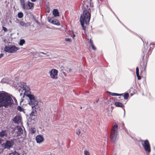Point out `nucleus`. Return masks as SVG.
I'll return each instance as SVG.
<instances>
[{"label": "nucleus", "mask_w": 155, "mask_h": 155, "mask_svg": "<svg viewBox=\"0 0 155 155\" xmlns=\"http://www.w3.org/2000/svg\"><path fill=\"white\" fill-rule=\"evenodd\" d=\"M46 11L47 12L49 13L50 12V8L48 7H47L46 8Z\"/></svg>", "instance_id": "obj_28"}, {"label": "nucleus", "mask_w": 155, "mask_h": 155, "mask_svg": "<svg viewBox=\"0 0 155 155\" xmlns=\"http://www.w3.org/2000/svg\"><path fill=\"white\" fill-rule=\"evenodd\" d=\"M17 109L18 110L20 111H22L23 110V109L20 106H18L17 107Z\"/></svg>", "instance_id": "obj_23"}, {"label": "nucleus", "mask_w": 155, "mask_h": 155, "mask_svg": "<svg viewBox=\"0 0 155 155\" xmlns=\"http://www.w3.org/2000/svg\"><path fill=\"white\" fill-rule=\"evenodd\" d=\"M136 75L137 78V79L138 80H140L141 79V77L139 76V74H136Z\"/></svg>", "instance_id": "obj_32"}, {"label": "nucleus", "mask_w": 155, "mask_h": 155, "mask_svg": "<svg viewBox=\"0 0 155 155\" xmlns=\"http://www.w3.org/2000/svg\"><path fill=\"white\" fill-rule=\"evenodd\" d=\"M83 6L84 7V9H86V10L90 12H91L90 7H93L94 6L93 4L91 2V0L85 1Z\"/></svg>", "instance_id": "obj_9"}, {"label": "nucleus", "mask_w": 155, "mask_h": 155, "mask_svg": "<svg viewBox=\"0 0 155 155\" xmlns=\"http://www.w3.org/2000/svg\"><path fill=\"white\" fill-rule=\"evenodd\" d=\"M71 71H72L71 69L70 68L69 69V72H71Z\"/></svg>", "instance_id": "obj_39"}, {"label": "nucleus", "mask_w": 155, "mask_h": 155, "mask_svg": "<svg viewBox=\"0 0 155 155\" xmlns=\"http://www.w3.org/2000/svg\"><path fill=\"white\" fill-rule=\"evenodd\" d=\"M98 101H99V99L97 100V102H98Z\"/></svg>", "instance_id": "obj_44"}, {"label": "nucleus", "mask_w": 155, "mask_h": 155, "mask_svg": "<svg viewBox=\"0 0 155 155\" xmlns=\"http://www.w3.org/2000/svg\"><path fill=\"white\" fill-rule=\"evenodd\" d=\"M115 105L117 107L124 108V105L121 103L118 102H116L115 103Z\"/></svg>", "instance_id": "obj_17"}, {"label": "nucleus", "mask_w": 155, "mask_h": 155, "mask_svg": "<svg viewBox=\"0 0 155 155\" xmlns=\"http://www.w3.org/2000/svg\"><path fill=\"white\" fill-rule=\"evenodd\" d=\"M136 74H139V68L138 67L136 68Z\"/></svg>", "instance_id": "obj_29"}, {"label": "nucleus", "mask_w": 155, "mask_h": 155, "mask_svg": "<svg viewBox=\"0 0 155 155\" xmlns=\"http://www.w3.org/2000/svg\"><path fill=\"white\" fill-rule=\"evenodd\" d=\"M40 54H46V53H45L43 52H40Z\"/></svg>", "instance_id": "obj_37"}, {"label": "nucleus", "mask_w": 155, "mask_h": 155, "mask_svg": "<svg viewBox=\"0 0 155 155\" xmlns=\"http://www.w3.org/2000/svg\"><path fill=\"white\" fill-rule=\"evenodd\" d=\"M8 135V133L6 130H2L0 132V137L1 138L7 137Z\"/></svg>", "instance_id": "obj_12"}, {"label": "nucleus", "mask_w": 155, "mask_h": 155, "mask_svg": "<svg viewBox=\"0 0 155 155\" xmlns=\"http://www.w3.org/2000/svg\"><path fill=\"white\" fill-rule=\"evenodd\" d=\"M80 133H81L80 130L79 129V130H78L77 131V132H76V134L78 135H79L80 134Z\"/></svg>", "instance_id": "obj_31"}, {"label": "nucleus", "mask_w": 155, "mask_h": 155, "mask_svg": "<svg viewBox=\"0 0 155 155\" xmlns=\"http://www.w3.org/2000/svg\"><path fill=\"white\" fill-rule=\"evenodd\" d=\"M15 139L13 138L9 140H6L5 142L1 145V147L2 149H10L12 147L15 143Z\"/></svg>", "instance_id": "obj_4"}, {"label": "nucleus", "mask_w": 155, "mask_h": 155, "mask_svg": "<svg viewBox=\"0 0 155 155\" xmlns=\"http://www.w3.org/2000/svg\"><path fill=\"white\" fill-rule=\"evenodd\" d=\"M19 25L22 27H27L30 25V24L28 22L25 23L24 21H20L19 22Z\"/></svg>", "instance_id": "obj_14"}, {"label": "nucleus", "mask_w": 155, "mask_h": 155, "mask_svg": "<svg viewBox=\"0 0 155 155\" xmlns=\"http://www.w3.org/2000/svg\"><path fill=\"white\" fill-rule=\"evenodd\" d=\"M3 140L2 139H0V144L1 143H2V142L3 141Z\"/></svg>", "instance_id": "obj_36"}, {"label": "nucleus", "mask_w": 155, "mask_h": 155, "mask_svg": "<svg viewBox=\"0 0 155 155\" xmlns=\"http://www.w3.org/2000/svg\"><path fill=\"white\" fill-rule=\"evenodd\" d=\"M18 48L15 45H8V46H5L4 48V50L9 53H14L18 50Z\"/></svg>", "instance_id": "obj_7"}, {"label": "nucleus", "mask_w": 155, "mask_h": 155, "mask_svg": "<svg viewBox=\"0 0 155 155\" xmlns=\"http://www.w3.org/2000/svg\"><path fill=\"white\" fill-rule=\"evenodd\" d=\"M91 46V47L92 48L93 50H96V47L94 46V45H92Z\"/></svg>", "instance_id": "obj_30"}, {"label": "nucleus", "mask_w": 155, "mask_h": 155, "mask_svg": "<svg viewBox=\"0 0 155 155\" xmlns=\"http://www.w3.org/2000/svg\"><path fill=\"white\" fill-rule=\"evenodd\" d=\"M13 102L12 99L7 93L3 92L0 93V108L3 106L6 108L11 107Z\"/></svg>", "instance_id": "obj_2"}, {"label": "nucleus", "mask_w": 155, "mask_h": 155, "mask_svg": "<svg viewBox=\"0 0 155 155\" xmlns=\"http://www.w3.org/2000/svg\"><path fill=\"white\" fill-rule=\"evenodd\" d=\"M91 14L90 12L84 9L83 13L82 14L80 18V21L81 26L83 27V29L85 30L84 27V24L85 23L86 24H89L91 18Z\"/></svg>", "instance_id": "obj_3"}, {"label": "nucleus", "mask_w": 155, "mask_h": 155, "mask_svg": "<svg viewBox=\"0 0 155 155\" xmlns=\"http://www.w3.org/2000/svg\"><path fill=\"white\" fill-rule=\"evenodd\" d=\"M53 13L54 17L58 16L59 15V12L57 9H54L53 11Z\"/></svg>", "instance_id": "obj_16"}, {"label": "nucleus", "mask_w": 155, "mask_h": 155, "mask_svg": "<svg viewBox=\"0 0 155 155\" xmlns=\"http://www.w3.org/2000/svg\"><path fill=\"white\" fill-rule=\"evenodd\" d=\"M31 1L32 2H35L36 1V0H31Z\"/></svg>", "instance_id": "obj_41"}, {"label": "nucleus", "mask_w": 155, "mask_h": 155, "mask_svg": "<svg viewBox=\"0 0 155 155\" xmlns=\"http://www.w3.org/2000/svg\"><path fill=\"white\" fill-rule=\"evenodd\" d=\"M25 41L24 39H21L20 40V42L19 43V45L21 46H22L25 43Z\"/></svg>", "instance_id": "obj_21"}, {"label": "nucleus", "mask_w": 155, "mask_h": 155, "mask_svg": "<svg viewBox=\"0 0 155 155\" xmlns=\"http://www.w3.org/2000/svg\"><path fill=\"white\" fill-rule=\"evenodd\" d=\"M75 35L74 34H73V36H72L73 37V38H74V37H75Z\"/></svg>", "instance_id": "obj_40"}, {"label": "nucleus", "mask_w": 155, "mask_h": 155, "mask_svg": "<svg viewBox=\"0 0 155 155\" xmlns=\"http://www.w3.org/2000/svg\"><path fill=\"white\" fill-rule=\"evenodd\" d=\"M31 132L32 133V134H33V133H35V130H34V129H32V128H31Z\"/></svg>", "instance_id": "obj_34"}, {"label": "nucleus", "mask_w": 155, "mask_h": 155, "mask_svg": "<svg viewBox=\"0 0 155 155\" xmlns=\"http://www.w3.org/2000/svg\"><path fill=\"white\" fill-rule=\"evenodd\" d=\"M3 55H4V54H3L2 53H1L0 54V58H1L2 57H3Z\"/></svg>", "instance_id": "obj_35"}, {"label": "nucleus", "mask_w": 155, "mask_h": 155, "mask_svg": "<svg viewBox=\"0 0 155 155\" xmlns=\"http://www.w3.org/2000/svg\"><path fill=\"white\" fill-rule=\"evenodd\" d=\"M21 118L20 116L16 115L14 117L13 121L15 123H19L21 121Z\"/></svg>", "instance_id": "obj_13"}, {"label": "nucleus", "mask_w": 155, "mask_h": 155, "mask_svg": "<svg viewBox=\"0 0 155 155\" xmlns=\"http://www.w3.org/2000/svg\"><path fill=\"white\" fill-rule=\"evenodd\" d=\"M84 155H90L89 152L86 150H85L84 151Z\"/></svg>", "instance_id": "obj_25"}, {"label": "nucleus", "mask_w": 155, "mask_h": 155, "mask_svg": "<svg viewBox=\"0 0 155 155\" xmlns=\"http://www.w3.org/2000/svg\"><path fill=\"white\" fill-rule=\"evenodd\" d=\"M44 138L42 135H38L36 136L35 139L38 143H40L44 140Z\"/></svg>", "instance_id": "obj_11"}, {"label": "nucleus", "mask_w": 155, "mask_h": 155, "mask_svg": "<svg viewBox=\"0 0 155 155\" xmlns=\"http://www.w3.org/2000/svg\"><path fill=\"white\" fill-rule=\"evenodd\" d=\"M86 92H87V93H89V91H86Z\"/></svg>", "instance_id": "obj_42"}, {"label": "nucleus", "mask_w": 155, "mask_h": 155, "mask_svg": "<svg viewBox=\"0 0 155 155\" xmlns=\"http://www.w3.org/2000/svg\"><path fill=\"white\" fill-rule=\"evenodd\" d=\"M109 94L113 96H118L123 95V94H118L116 93H111L109 92Z\"/></svg>", "instance_id": "obj_19"}, {"label": "nucleus", "mask_w": 155, "mask_h": 155, "mask_svg": "<svg viewBox=\"0 0 155 155\" xmlns=\"http://www.w3.org/2000/svg\"><path fill=\"white\" fill-rule=\"evenodd\" d=\"M23 16V13L21 12H20L18 13V18H22Z\"/></svg>", "instance_id": "obj_20"}, {"label": "nucleus", "mask_w": 155, "mask_h": 155, "mask_svg": "<svg viewBox=\"0 0 155 155\" xmlns=\"http://www.w3.org/2000/svg\"><path fill=\"white\" fill-rule=\"evenodd\" d=\"M124 111L125 112V109H124ZM124 114H125V112H124Z\"/></svg>", "instance_id": "obj_45"}, {"label": "nucleus", "mask_w": 155, "mask_h": 155, "mask_svg": "<svg viewBox=\"0 0 155 155\" xmlns=\"http://www.w3.org/2000/svg\"><path fill=\"white\" fill-rule=\"evenodd\" d=\"M2 28H3V30L4 31L6 32V31H7V30L6 28L4 27H3Z\"/></svg>", "instance_id": "obj_33"}, {"label": "nucleus", "mask_w": 155, "mask_h": 155, "mask_svg": "<svg viewBox=\"0 0 155 155\" xmlns=\"http://www.w3.org/2000/svg\"><path fill=\"white\" fill-rule=\"evenodd\" d=\"M23 132V130L20 127L18 128V131H17V136H20L22 134Z\"/></svg>", "instance_id": "obj_18"}, {"label": "nucleus", "mask_w": 155, "mask_h": 155, "mask_svg": "<svg viewBox=\"0 0 155 155\" xmlns=\"http://www.w3.org/2000/svg\"><path fill=\"white\" fill-rule=\"evenodd\" d=\"M118 125L115 123L112 127L111 134L110 139L112 142H114L116 139L117 134Z\"/></svg>", "instance_id": "obj_5"}, {"label": "nucleus", "mask_w": 155, "mask_h": 155, "mask_svg": "<svg viewBox=\"0 0 155 155\" xmlns=\"http://www.w3.org/2000/svg\"><path fill=\"white\" fill-rule=\"evenodd\" d=\"M65 41H66L71 42V39L70 38H66Z\"/></svg>", "instance_id": "obj_26"}, {"label": "nucleus", "mask_w": 155, "mask_h": 155, "mask_svg": "<svg viewBox=\"0 0 155 155\" xmlns=\"http://www.w3.org/2000/svg\"><path fill=\"white\" fill-rule=\"evenodd\" d=\"M23 89L25 91L24 94L25 95L28 97L29 100L28 101V104L31 106L32 110L31 113L30 114V116H35L36 114V110L35 109L36 108L35 107L37 106L38 104V101L35 97L33 94H31L29 90H30L28 87L25 85H23Z\"/></svg>", "instance_id": "obj_1"}, {"label": "nucleus", "mask_w": 155, "mask_h": 155, "mask_svg": "<svg viewBox=\"0 0 155 155\" xmlns=\"http://www.w3.org/2000/svg\"><path fill=\"white\" fill-rule=\"evenodd\" d=\"M25 3V5L23 6V7H22L23 9H32L33 8L34 5V3H31L29 2H28Z\"/></svg>", "instance_id": "obj_10"}, {"label": "nucleus", "mask_w": 155, "mask_h": 155, "mask_svg": "<svg viewBox=\"0 0 155 155\" xmlns=\"http://www.w3.org/2000/svg\"><path fill=\"white\" fill-rule=\"evenodd\" d=\"M141 144L147 154L149 153L151 151L150 145L148 140H140Z\"/></svg>", "instance_id": "obj_6"}, {"label": "nucleus", "mask_w": 155, "mask_h": 155, "mask_svg": "<svg viewBox=\"0 0 155 155\" xmlns=\"http://www.w3.org/2000/svg\"><path fill=\"white\" fill-rule=\"evenodd\" d=\"M14 99L15 100V101H16V102H17V100H16L15 98H14Z\"/></svg>", "instance_id": "obj_43"}, {"label": "nucleus", "mask_w": 155, "mask_h": 155, "mask_svg": "<svg viewBox=\"0 0 155 155\" xmlns=\"http://www.w3.org/2000/svg\"><path fill=\"white\" fill-rule=\"evenodd\" d=\"M89 44L90 45H93V41L91 39H90L89 40Z\"/></svg>", "instance_id": "obj_27"}, {"label": "nucleus", "mask_w": 155, "mask_h": 155, "mask_svg": "<svg viewBox=\"0 0 155 155\" xmlns=\"http://www.w3.org/2000/svg\"><path fill=\"white\" fill-rule=\"evenodd\" d=\"M119 98L120 99V100H122L123 99V97L121 98V97H119Z\"/></svg>", "instance_id": "obj_38"}, {"label": "nucleus", "mask_w": 155, "mask_h": 155, "mask_svg": "<svg viewBox=\"0 0 155 155\" xmlns=\"http://www.w3.org/2000/svg\"><path fill=\"white\" fill-rule=\"evenodd\" d=\"M20 2L21 4V5L22 6V7H23L25 4V2L24 0H20Z\"/></svg>", "instance_id": "obj_24"}, {"label": "nucleus", "mask_w": 155, "mask_h": 155, "mask_svg": "<svg viewBox=\"0 0 155 155\" xmlns=\"http://www.w3.org/2000/svg\"><path fill=\"white\" fill-rule=\"evenodd\" d=\"M58 71L56 69H52L49 72V74L51 78L53 79H57L58 78Z\"/></svg>", "instance_id": "obj_8"}, {"label": "nucleus", "mask_w": 155, "mask_h": 155, "mask_svg": "<svg viewBox=\"0 0 155 155\" xmlns=\"http://www.w3.org/2000/svg\"><path fill=\"white\" fill-rule=\"evenodd\" d=\"M49 21L51 23L56 25H60V23L59 21L57 20H51V21H50L49 20Z\"/></svg>", "instance_id": "obj_15"}, {"label": "nucleus", "mask_w": 155, "mask_h": 155, "mask_svg": "<svg viewBox=\"0 0 155 155\" xmlns=\"http://www.w3.org/2000/svg\"><path fill=\"white\" fill-rule=\"evenodd\" d=\"M123 96L124 97V99H127L129 97V94L128 93H126L124 94Z\"/></svg>", "instance_id": "obj_22"}]
</instances>
